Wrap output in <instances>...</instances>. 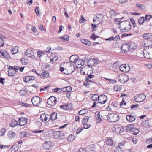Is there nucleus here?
<instances>
[{
	"label": "nucleus",
	"mask_w": 152,
	"mask_h": 152,
	"mask_svg": "<svg viewBox=\"0 0 152 152\" xmlns=\"http://www.w3.org/2000/svg\"><path fill=\"white\" fill-rule=\"evenodd\" d=\"M136 6L138 8L140 9L141 10H143L145 9L144 6L142 4L137 3L136 4Z\"/></svg>",
	"instance_id": "79ce46f5"
},
{
	"label": "nucleus",
	"mask_w": 152,
	"mask_h": 152,
	"mask_svg": "<svg viewBox=\"0 0 152 152\" xmlns=\"http://www.w3.org/2000/svg\"><path fill=\"white\" fill-rule=\"evenodd\" d=\"M96 35H95V33H94L92 34L91 35L90 38L92 39L93 40H95L96 39Z\"/></svg>",
	"instance_id": "338daca9"
},
{
	"label": "nucleus",
	"mask_w": 152,
	"mask_h": 152,
	"mask_svg": "<svg viewBox=\"0 0 152 152\" xmlns=\"http://www.w3.org/2000/svg\"><path fill=\"white\" fill-rule=\"evenodd\" d=\"M61 90L63 92L69 93L72 90V88L71 86H69L61 88Z\"/></svg>",
	"instance_id": "b1692460"
},
{
	"label": "nucleus",
	"mask_w": 152,
	"mask_h": 152,
	"mask_svg": "<svg viewBox=\"0 0 152 152\" xmlns=\"http://www.w3.org/2000/svg\"><path fill=\"white\" fill-rule=\"evenodd\" d=\"M122 149V148H120L118 146L114 148V152H120Z\"/></svg>",
	"instance_id": "3c124183"
},
{
	"label": "nucleus",
	"mask_w": 152,
	"mask_h": 152,
	"mask_svg": "<svg viewBox=\"0 0 152 152\" xmlns=\"http://www.w3.org/2000/svg\"><path fill=\"white\" fill-rule=\"evenodd\" d=\"M34 52L30 49H28L24 53V55L29 57H31L34 56Z\"/></svg>",
	"instance_id": "dca6fc26"
},
{
	"label": "nucleus",
	"mask_w": 152,
	"mask_h": 152,
	"mask_svg": "<svg viewBox=\"0 0 152 152\" xmlns=\"http://www.w3.org/2000/svg\"><path fill=\"white\" fill-rule=\"evenodd\" d=\"M122 89L121 86L120 85H116L115 86L114 89L116 91H118L121 90Z\"/></svg>",
	"instance_id": "c9c22d12"
},
{
	"label": "nucleus",
	"mask_w": 152,
	"mask_h": 152,
	"mask_svg": "<svg viewBox=\"0 0 152 152\" xmlns=\"http://www.w3.org/2000/svg\"><path fill=\"white\" fill-rule=\"evenodd\" d=\"M84 126L83 127V128L86 129H88L91 126V125H90L89 124H83Z\"/></svg>",
	"instance_id": "13d9d810"
},
{
	"label": "nucleus",
	"mask_w": 152,
	"mask_h": 152,
	"mask_svg": "<svg viewBox=\"0 0 152 152\" xmlns=\"http://www.w3.org/2000/svg\"><path fill=\"white\" fill-rule=\"evenodd\" d=\"M42 100V98L38 96L34 97L31 99L33 105L36 106H39Z\"/></svg>",
	"instance_id": "39448f33"
},
{
	"label": "nucleus",
	"mask_w": 152,
	"mask_h": 152,
	"mask_svg": "<svg viewBox=\"0 0 152 152\" xmlns=\"http://www.w3.org/2000/svg\"><path fill=\"white\" fill-rule=\"evenodd\" d=\"M107 100V97L105 95H102L98 100V102L100 104H104Z\"/></svg>",
	"instance_id": "2eb2a0df"
},
{
	"label": "nucleus",
	"mask_w": 152,
	"mask_h": 152,
	"mask_svg": "<svg viewBox=\"0 0 152 152\" xmlns=\"http://www.w3.org/2000/svg\"><path fill=\"white\" fill-rule=\"evenodd\" d=\"M39 10V7H36L35 9V13H36L37 15H40V11Z\"/></svg>",
	"instance_id": "4d7b16f0"
},
{
	"label": "nucleus",
	"mask_w": 152,
	"mask_h": 152,
	"mask_svg": "<svg viewBox=\"0 0 152 152\" xmlns=\"http://www.w3.org/2000/svg\"><path fill=\"white\" fill-rule=\"evenodd\" d=\"M60 107L61 108L63 109L64 110H67V106L66 105L64 104L62 105H60Z\"/></svg>",
	"instance_id": "69168bd1"
},
{
	"label": "nucleus",
	"mask_w": 152,
	"mask_h": 152,
	"mask_svg": "<svg viewBox=\"0 0 152 152\" xmlns=\"http://www.w3.org/2000/svg\"><path fill=\"white\" fill-rule=\"evenodd\" d=\"M152 17V16L151 15H146L144 18L145 19V21L148 22L149 19Z\"/></svg>",
	"instance_id": "603ef678"
},
{
	"label": "nucleus",
	"mask_w": 152,
	"mask_h": 152,
	"mask_svg": "<svg viewBox=\"0 0 152 152\" xmlns=\"http://www.w3.org/2000/svg\"><path fill=\"white\" fill-rule=\"evenodd\" d=\"M50 59L51 61L55 62L58 60V57L56 56L55 53H53L50 56Z\"/></svg>",
	"instance_id": "bb28decb"
},
{
	"label": "nucleus",
	"mask_w": 152,
	"mask_h": 152,
	"mask_svg": "<svg viewBox=\"0 0 152 152\" xmlns=\"http://www.w3.org/2000/svg\"><path fill=\"white\" fill-rule=\"evenodd\" d=\"M146 142L149 143H152V137L151 138L147 139Z\"/></svg>",
	"instance_id": "774afa93"
},
{
	"label": "nucleus",
	"mask_w": 152,
	"mask_h": 152,
	"mask_svg": "<svg viewBox=\"0 0 152 152\" xmlns=\"http://www.w3.org/2000/svg\"><path fill=\"white\" fill-rule=\"evenodd\" d=\"M18 47L14 46L12 47V50H11V52L13 54H15L17 53L18 51Z\"/></svg>",
	"instance_id": "2f4dec72"
},
{
	"label": "nucleus",
	"mask_w": 152,
	"mask_h": 152,
	"mask_svg": "<svg viewBox=\"0 0 152 152\" xmlns=\"http://www.w3.org/2000/svg\"><path fill=\"white\" fill-rule=\"evenodd\" d=\"M89 117L88 116H86L83 118V121H82V123L83 124H86L88 122L89 119Z\"/></svg>",
	"instance_id": "c03bdc74"
},
{
	"label": "nucleus",
	"mask_w": 152,
	"mask_h": 152,
	"mask_svg": "<svg viewBox=\"0 0 152 152\" xmlns=\"http://www.w3.org/2000/svg\"><path fill=\"white\" fill-rule=\"evenodd\" d=\"M97 63V61L94 58L90 59L88 62V66L89 67H90L91 66L94 65V64H96Z\"/></svg>",
	"instance_id": "412c9836"
},
{
	"label": "nucleus",
	"mask_w": 152,
	"mask_h": 152,
	"mask_svg": "<svg viewBox=\"0 0 152 152\" xmlns=\"http://www.w3.org/2000/svg\"><path fill=\"white\" fill-rule=\"evenodd\" d=\"M133 127V125H129L127 126L126 127L125 130L126 132H128L130 131L131 130H132V129Z\"/></svg>",
	"instance_id": "e433bc0d"
},
{
	"label": "nucleus",
	"mask_w": 152,
	"mask_h": 152,
	"mask_svg": "<svg viewBox=\"0 0 152 152\" xmlns=\"http://www.w3.org/2000/svg\"><path fill=\"white\" fill-rule=\"evenodd\" d=\"M92 70H90V72H88L87 75V77L88 79H91L93 78L94 77V75H91V73H92Z\"/></svg>",
	"instance_id": "de8ad7c7"
},
{
	"label": "nucleus",
	"mask_w": 152,
	"mask_h": 152,
	"mask_svg": "<svg viewBox=\"0 0 152 152\" xmlns=\"http://www.w3.org/2000/svg\"><path fill=\"white\" fill-rule=\"evenodd\" d=\"M44 53L41 51H39L37 52V55L39 56L40 57H42V55H44Z\"/></svg>",
	"instance_id": "680f3d73"
},
{
	"label": "nucleus",
	"mask_w": 152,
	"mask_h": 152,
	"mask_svg": "<svg viewBox=\"0 0 152 152\" xmlns=\"http://www.w3.org/2000/svg\"><path fill=\"white\" fill-rule=\"evenodd\" d=\"M106 144L109 146H112L113 145V142L111 138L107 139L106 141Z\"/></svg>",
	"instance_id": "473e14b6"
},
{
	"label": "nucleus",
	"mask_w": 152,
	"mask_h": 152,
	"mask_svg": "<svg viewBox=\"0 0 152 152\" xmlns=\"http://www.w3.org/2000/svg\"><path fill=\"white\" fill-rule=\"evenodd\" d=\"M119 69L123 72H127L129 70L130 67L129 65L128 64H123L119 66Z\"/></svg>",
	"instance_id": "6e6552de"
},
{
	"label": "nucleus",
	"mask_w": 152,
	"mask_h": 152,
	"mask_svg": "<svg viewBox=\"0 0 152 152\" xmlns=\"http://www.w3.org/2000/svg\"><path fill=\"white\" fill-rule=\"evenodd\" d=\"M52 91L53 92H58V91H61V89L57 88H56L53 89Z\"/></svg>",
	"instance_id": "0e129e2a"
},
{
	"label": "nucleus",
	"mask_w": 152,
	"mask_h": 152,
	"mask_svg": "<svg viewBox=\"0 0 152 152\" xmlns=\"http://www.w3.org/2000/svg\"><path fill=\"white\" fill-rule=\"evenodd\" d=\"M6 129L5 128L2 129L0 131V136H2L5 133Z\"/></svg>",
	"instance_id": "6e6d98bb"
},
{
	"label": "nucleus",
	"mask_w": 152,
	"mask_h": 152,
	"mask_svg": "<svg viewBox=\"0 0 152 152\" xmlns=\"http://www.w3.org/2000/svg\"><path fill=\"white\" fill-rule=\"evenodd\" d=\"M53 136L56 139H62L64 137L63 133L62 132L55 131L53 133Z\"/></svg>",
	"instance_id": "9b49d317"
},
{
	"label": "nucleus",
	"mask_w": 152,
	"mask_h": 152,
	"mask_svg": "<svg viewBox=\"0 0 152 152\" xmlns=\"http://www.w3.org/2000/svg\"><path fill=\"white\" fill-rule=\"evenodd\" d=\"M142 126L144 128H149L150 126L148 121H145L142 122Z\"/></svg>",
	"instance_id": "f704fd0d"
},
{
	"label": "nucleus",
	"mask_w": 152,
	"mask_h": 152,
	"mask_svg": "<svg viewBox=\"0 0 152 152\" xmlns=\"http://www.w3.org/2000/svg\"><path fill=\"white\" fill-rule=\"evenodd\" d=\"M113 131L117 133H121L124 131L123 128L121 126H115L113 128Z\"/></svg>",
	"instance_id": "f8f14e48"
},
{
	"label": "nucleus",
	"mask_w": 152,
	"mask_h": 152,
	"mask_svg": "<svg viewBox=\"0 0 152 152\" xmlns=\"http://www.w3.org/2000/svg\"><path fill=\"white\" fill-rule=\"evenodd\" d=\"M41 75H42L44 77L43 78H47L49 77V74L47 71L44 72L42 73Z\"/></svg>",
	"instance_id": "a18cd8bd"
},
{
	"label": "nucleus",
	"mask_w": 152,
	"mask_h": 152,
	"mask_svg": "<svg viewBox=\"0 0 152 152\" xmlns=\"http://www.w3.org/2000/svg\"><path fill=\"white\" fill-rule=\"evenodd\" d=\"M57 113L55 112L52 113L50 115V120L52 121H54L57 118Z\"/></svg>",
	"instance_id": "393cba45"
},
{
	"label": "nucleus",
	"mask_w": 152,
	"mask_h": 152,
	"mask_svg": "<svg viewBox=\"0 0 152 152\" xmlns=\"http://www.w3.org/2000/svg\"><path fill=\"white\" fill-rule=\"evenodd\" d=\"M140 130L139 129L137 128H132V133L134 135H136L139 133Z\"/></svg>",
	"instance_id": "7c9ffc66"
},
{
	"label": "nucleus",
	"mask_w": 152,
	"mask_h": 152,
	"mask_svg": "<svg viewBox=\"0 0 152 152\" xmlns=\"http://www.w3.org/2000/svg\"><path fill=\"white\" fill-rule=\"evenodd\" d=\"M145 19L144 17H141L138 19V22L140 25L142 24L144 22Z\"/></svg>",
	"instance_id": "49530a36"
},
{
	"label": "nucleus",
	"mask_w": 152,
	"mask_h": 152,
	"mask_svg": "<svg viewBox=\"0 0 152 152\" xmlns=\"http://www.w3.org/2000/svg\"><path fill=\"white\" fill-rule=\"evenodd\" d=\"M74 70L75 68L72 65L68 66L65 68L63 67H60V71L66 75L71 74Z\"/></svg>",
	"instance_id": "f03ea898"
},
{
	"label": "nucleus",
	"mask_w": 152,
	"mask_h": 152,
	"mask_svg": "<svg viewBox=\"0 0 152 152\" xmlns=\"http://www.w3.org/2000/svg\"><path fill=\"white\" fill-rule=\"evenodd\" d=\"M118 79L121 83H124L128 80L129 78L127 75L124 74L119 76Z\"/></svg>",
	"instance_id": "9d476101"
},
{
	"label": "nucleus",
	"mask_w": 152,
	"mask_h": 152,
	"mask_svg": "<svg viewBox=\"0 0 152 152\" xmlns=\"http://www.w3.org/2000/svg\"><path fill=\"white\" fill-rule=\"evenodd\" d=\"M50 115L49 114L43 113L40 116V119L43 122L45 123H48L50 121Z\"/></svg>",
	"instance_id": "0eeeda50"
},
{
	"label": "nucleus",
	"mask_w": 152,
	"mask_h": 152,
	"mask_svg": "<svg viewBox=\"0 0 152 152\" xmlns=\"http://www.w3.org/2000/svg\"><path fill=\"white\" fill-rule=\"evenodd\" d=\"M19 148L18 145H14L12 147L9 149V152H15L18 151Z\"/></svg>",
	"instance_id": "4be33fe9"
},
{
	"label": "nucleus",
	"mask_w": 152,
	"mask_h": 152,
	"mask_svg": "<svg viewBox=\"0 0 152 152\" xmlns=\"http://www.w3.org/2000/svg\"><path fill=\"white\" fill-rule=\"evenodd\" d=\"M59 38L61 39L62 40H65L67 41L69 40V37L68 35H65L63 36L59 37Z\"/></svg>",
	"instance_id": "37998d69"
},
{
	"label": "nucleus",
	"mask_w": 152,
	"mask_h": 152,
	"mask_svg": "<svg viewBox=\"0 0 152 152\" xmlns=\"http://www.w3.org/2000/svg\"><path fill=\"white\" fill-rule=\"evenodd\" d=\"M128 44L129 51L135 50L137 48L136 44L133 42H129Z\"/></svg>",
	"instance_id": "6ab92c4d"
},
{
	"label": "nucleus",
	"mask_w": 152,
	"mask_h": 152,
	"mask_svg": "<svg viewBox=\"0 0 152 152\" xmlns=\"http://www.w3.org/2000/svg\"><path fill=\"white\" fill-rule=\"evenodd\" d=\"M147 50H144L143 54L144 57L148 59L152 58V47H149Z\"/></svg>",
	"instance_id": "20e7f679"
},
{
	"label": "nucleus",
	"mask_w": 152,
	"mask_h": 152,
	"mask_svg": "<svg viewBox=\"0 0 152 152\" xmlns=\"http://www.w3.org/2000/svg\"><path fill=\"white\" fill-rule=\"evenodd\" d=\"M35 79L34 77L31 76H27L23 78V80L26 83L31 80H33Z\"/></svg>",
	"instance_id": "5701e85b"
},
{
	"label": "nucleus",
	"mask_w": 152,
	"mask_h": 152,
	"mask_svg": "<svg viewBox=\"0 0 152 152\" xmlns=\"http://www.w3.org/2000/svg\"><path fill=\"white\" fill-rule=\"evenodd\" d=\"M121 49L122 51H123L124 53H127L129 51V48L128 45L127 43H124L122 45L121 47Z\"/></svg>",
	"instance_id": "a211bd4d"
},
{
	"label": "nucleus",
	"mask_w": 152,
	"mask_h": 152,
	"mask_svg": "<svg viewBox=\"0 0 152 152\" xmlns=\"http://www.w3.org/2000/svg\"><path fill=\"white\" fill-rule=\"evenodd\" d=\"M119 116L118 114L115 113H111L109 114L108 117V121L110 122H115L119 119Z\"/></svg>",
	"instance_id": "7ed1b4c3"
},
{
	"label": "nucleus",
	"mask_w": 152,
	"mask_h": 152,
	"mask_svg": "<svg viewBox=\"0 0 152 152\" xmlns=\"http://www.w3.org/2000/svg\"><path fill=\"white\" fill-rule=\"evenodd\" d=\"M121 18H115V23L117 24H118L119 26H120L121 25V22L120 19Z\"/></svg>",
	"instance_id": "5fc2aeb1"
},
{
	"label": "nucleus",
	"mask_w": 152,
	"mask_h": 152,
	"mask_svg": "<svg viewBox=\"0 0 152 152\" xmlns=\"http://www.w3.org/2000/svg\"><path fill=\"white\" fill-rule=\"evenodd\" d=\"M16 135V134L15 132L11 131L9 132L8 133V136L10 139Z\"/></svg>",
	"instance_id": "72a5a7b5"
},
{
	"label": "nucleus",
	"mask_w": 152,
	"mask_h": 152,
	"mask_svg": "<svg viewBox=\"0 0 152 152\" xmlns=\"http://www.w3.org/2000/svg\"><path fill=\"white\" fill-rule=\"evenodd\" d=\"M132 34L131 33H124L121 36L122 38H123L124 37L130 36Z\"/></svg>",
	"instance_id": "052dcab7"
},
{
	"label": "nucleus",
	"mask_w": 152,
	"mask_h": 152,
	"mask_svg": "<svg viewBox=\"0 0 152 152\" xmlns=\"http://www.w3.org/2000/svg\"><path fill=\"white\" fill-rule=\"evenodd\" d=\"M126 119L130 122H132L135 120V118L132 115L129 114L126 116Z\"/></svg>",
	"instance_id": "a878e982"
},
{
	"label": "nucleus",
	"mask_w": 152,
	"mask_h": 152,
	"mask_svg": "<svg viewBox=\"0 0 152 152\" xmlns=\"http://www.w3.org/2000/svg\"><path fill=\"white\" fill-rule=\"evenodd\" d=\"M75 139V137L72 135L71 134L68 136L67 139V140L69 141H72Z\"/></svg>",
	"instance_id": "09e8293b"
},
{
	"label": "nucleus",
	"mask_w": 152,
	"mask_h": 152,
	"mask_svg": "<svg viewBox=\"0 0 152 152\" xmlns=\"http://www.w3.org/2000/svg\"><path fill=\"white\" fill-rule=\"evenodd\" d=\"M146 98V96L143 94H141L134 96V100L137 102L143 101Z\"/></svg>",
	"instance_id": "423d86ee"
},
{
	"label": "nucleus",
	"mask_w": 152,
	"mask_h": 152,
	"mask_svg": "<svg viewBox=\"0 0 152 152\" xmlns=\"http://www.w3.org/2000/svg\"><path fill=\"white\" fill-rule=\"evenodd\" d=\"M109 13L111 16L116 15L117 14L113 10H111L110 11Z\"/></svg>",
	"instance_id": "864d4df0"
},
{
	"label": "nucleus",
	"mask_w": 152,
	"mask_h": 152,
	"mask_svg": "<svg viewBox=\"0 0 152 152\" xmlns=\"http://www.w3.org/2000/svg\"><path fill=\"white\" fill-rule=\"evenodd\" d=\"M88 110L87 109H84L80 110L79 112V114L80 115H82L87 113Z\"/></svg>",
	"instance_id": "ea45409f"
},
{
	"label": "nucleus",
	"mask_w": 152,
	"mask_h": 152,
	"mask_svg": "<svg viewBox=\"0 0 152 152\" xmlns=\"http://www.w3.org/2000/svg\"><path fill=\"white\" fill-rule=\"evenodd\" d=\"M18 123H19V125L20 126H24L27 122V119L24 117L21 118H19L18 120Z\"/></svg>",
	"instance_id": "f3484780"
},
{
	"label": "nucleus",
	"mask_w": 152,
	"mask_h": 152,
	"mask_svg": "<svg viewBox=\"0 0 152 152\" xmlns=\"http://www.w3.org/2000/svg\"><path fill=\"white\" fill-rule=\"evenodd\" d=\"M21 61L23 65H25L28 63V59L23 58L21 59Z\"/></svg>",
	"instance_id": "4c0bfd02"
},
{
	"label": "nucleus",
	"mask_w": 152,
	"mask_h": 152,
	"mask_svg": "<svg viewBox=\"0 0 152 152\" xmlns=\"http://www.w3.org/2000/svg\"><path fill=\"white\" fill-rule=\"evenodd\" d=\"M29 135V133L26 132H22L20 134V136L21 138L27 137Z\"/></svg>",
	"instance_id": "c85d7f7f"
},
{
	"label": "nucleus",
	"mask_w": 152,
	"mask_h": 152,
	"mask_svg": "<svg viewBox=\"0 0 152 152\" xmlns=\"http://www.w3.org/2000/svg\"><path fill=\"white\" fill-rule=\"evenodd\" d=\"M53 146V143L50 141L45 142L43 145V148L45 149H50Z\"/></svg>",
	"instance_id": "ddd939ff"
},
{
	"label": "nucleus",
	"mask_w": 152,
	"mask_h": 152,
	"mask_svg": "<svg viewBox=\"0 0 152 152\" xmlns=\"http://www.w3.org/2000/svg\"><path fill=\"white\" fill-rule=\"evenodd\" d=\"M91 99L93 101H96L98 99H99V95L97 94H95L93 95Z\"/></svg>",
	"instance_id": "a19ab883"
},
{
	"label": "nucleus",
	"mask_w": 152,
	"mask_h": 152,
	"mask_svg": "<svg viewBox=\"0 0 152 152\" xmlns=\"http://www.w3.org/2000/svg\"><path fill=\"white\" fill-rule=\"evenodd\" d=\"M119 28L122 32H126L129 30L131 29L130 23L128 20L121 22Z\"/></svg>",
	"instance_id": "f257e3e1"
},
{
	"label": "nucleus",
	"mask_w": 152,
	"mask_h": 152,
	"mask_svg": "<svg viewBox=\"0 0 152 152\" xmlns=\"http://www.w3.org/2000/svg\"><path fill=\"white\" fill-rule=\"evenodd\" d=\"M18 122L17 120L13 119L12 120L10 124V126L12 127H14L18 124Z\"/></svg>",
	"instance_id": "c756f323"
},
{
	"label": "nucleus",
	"mask_w": 152,
	"mask_h": 152,
	"mask_svg": "<svg viewBox=\"0 0 152 152\" xmlns=\"http://www.w3.org/2000/svg\"><path fill=\"white\" fill-rule=\"evenodd\" d=\"M86 20L84 18L83 15H82L81 18L80 19L79 22L80 23L85 22Z\"/></svg>",
	"instance_id": "bf43d9fd"
},
{
	"label": "nucleus",
	"mask_w": 152,
	"mask_h": 152,
	"mask_svg": "<svg viewBox=\"0 0 152 152\" xmlns=\"http://www.w3.org/2000/svg\"><path fill=\"white\" fill-rule=\"evenodd\" d=\"M8 75L10 76H12L16 74V71L15 69H9L8 71Z\"/></svg>",
	"instance_id": "cd10ccee"
},
{
	"label": "nucleus",
	"mask_w": 152,
	"mask_h": 152,
	"mask_svg": "<svg viewBox=\"0 0 152 152\" xmlns=\"http://www.w3.org/2000/svg\"><path fill=\"white\" fill-rule=\"evenodd\" d=\"M34 133H42V135L46 133V132L44 130H34L32 131Z\"/></svg>",
	"instance_id": "58836bf2"
},
{
	"label": "nucleus",
	"mask_w": 152,
	"mask_h": 152,
	"mask_svg": "<svg viewBox=\"0 0 152 152\" xmlns=\"http://www.w3.org/2000/svg\"><path fill=\"white\" fill-rule=\"evenodd\" d=\"M77 55H73L70 56L69 58V60L70 62L72 63H74L76 64L79 65L78 63H77L78 61L80 60V59H79L76 58Z\"/></svg>",
	"instance_id": "4468645a"
},
{
	"label": "nucleus",
	"mask_w": 152,
	"mask_h": 152,
	"mask_svg": "<svg viewBox=\"0 0 152 152\" xmlns=\"http://www.w3.org/2000/svg\"><path fill=\"white\" fill-rule=\"evenodd\" d=\"M94 17V18H96V20L100 22H102L103 21L104 16L101 14H96Z\"/></svg>",
	"instance_id": "aec40b11"
},
{
	"label": "nucleus",
	"mask_w": 152,
	"mask_h": 152,
	"mask_svg": "<svg viewBox=\"0 0 152 152\" xmlns=\"http://www.w3.org/2000/svg\"><path fill=\"white\" fill-rule=\"evenodd\" d=\"M4 41L2 39H0V47L3 46L4 45Z\"/></svg>",
	"instance_id": "e2e57ef3"
},
{
	"label": "nucleus",
	"mask_w": 152,
	"mask_h": 152,
	"mask_svg": "<svg viewBox=\"0 0 152 152\" xmlns=\"http://www.w3.org/2000/svg\"><path fill=\"white\" fill-rule=\"evenodd\" d=\"M57 102L56 99L54 96H51L47 100V104L51 106H54Z\"/></svg>",
	"instance_id": "1a4fd4ad"
},
{
	"label": "nucleus",
	"mask_w": 152,
	"mask_h": 152,
	"mask_svg": "<svg viewBox=\"0 0 152 152\" xmlns=\"http://www.w3.org/2000/svg\"><path fill=\"white\" fill-rule=\"evenodd\" d=\"M0 53L2 54V55L4 57L7 58H8L9 56L7 52H6L5 51H3L2 52H1Z\"/></svg>",
	"instance_id": "8fccbe9b"
}]
</instances>
